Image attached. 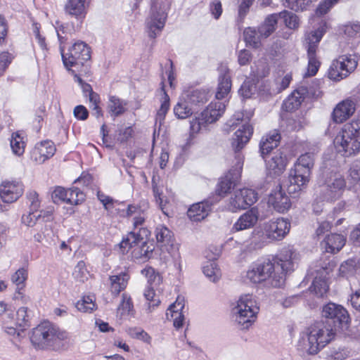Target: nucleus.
I'll list each match as a JSON object with an SVG mask.
<instances>
[{
  "label": "nucleus",
  "instance_id": "obj_1",
  "mask_svg": "<svg viewBox=\"0 0 360 360\" xmlns=\"http://www.w3.org/2000/svg\"><path fill=\"white\" fill-rule=\"evenodd\" d=\"M244 281L252 284H260L264 287L278 288L284 283L283 273L276 269V265L269 259L251 265L243 276Z\"/></svg>",
  "mask_w": 360,
  "mask_h": 360
},
{
  "label": "nucleus",
  "instance_id": "obj_2",
  "mask_svg": "<svg viewBox=\"0 0 360 360\" xmlns=\"http://www.w3.org/2000/svg\"><path fill=\"white\" fill-rule=\"evenodd\" d=\"M68 338L67 332L60 330L49 321H44L32 330L30 340L36 348L59 351L65 349L62 342Z\"/></svg>",
  "mask_w": 360,
  "mask_h": 360
},
{
  "label": "nucleus",
  "instance_id": "obj_3",
  "mask_svg": "<svg viewBox=\"0 0 360 360\" xmlns=\"http://www.w3.org/2000/svg\"><path fill=\"white\" fill-rule=\"evenodd\" d=\"M314 164V155L311 153H306L299 157L295 163L294 169L290 172L285 185L289 194L297 195L306 187Z\"/></svg>",
  "mask_w": 360,
  "mask_h": 360
},
{
  "label": "nucleus",
  "instance_id": "obj_4",
  "mask_svg": "<svg viewBox=\"0 0 360 360\" xmlns=\"http://www.w3.org/2000/svg\"><path fill=\"white\" fill-rule=\"evenodd\" d=\"M337 151L349 156L360 151V121L345 124L334 139Z\"/></svg>",
  "mask_w": 360,
  "mask_h": 360
},
{
  "label": "nucleus",
  "instance_id": "obj_5",
  "mask_svg": "<svg viewBox=\"0 0 360 360\" xmlns=\"http://www.w3.org/2000/svg\"><path fill=\"white\" fill-rule=\"evenodd\" d=\"M335 334V328H333L328 321H319L311 325L307 329V352L310 354H317L334 339Z\"/></svg>",
  "mask_w": 360,
  "mask_h": 360
},
{
  "label": "nucleus",
  "instance_id": "obj_6",
  "mask_svg": "<svg viewBox=\"0 0 360 360\" xmlns=\"http://www.w3.org/2000/svg\"><path fill=\"white\" fill-rule=\"evenodd\" d=\"M259 307L255 297L250 294L241 295L232 309L235 322L243 328H248L256 319Z\"/></svg>",
  "mask_w": 360,
  "mask_h": 360
},
{
  "label": "nucleus",
  "instance_id": "obj_7",
  "mask_svg": "<svg viewBox=\"0 0 360 360\" xmlns=\"http://www.w3.org/2000/svg\"><path fill=\"white\" fill-rule=\"evenodd\" d=\"M335 266L333 261L326 259L314 264L309 269L308 276L314 277L311 289L318 297L323 296L328 290L326 277Z\"/></svg>",
  "mask_w": 360,
  "mask_h": 360
},
{
  "label": "nucleus",
  "instance_id": "obj_8",
  "mask_svg": "<svg viewBox=\"0 0 360 360\" xmlns=\"http://www.w3.org/2000/svg\"><path fill=\"white\" fill-rule=\"evenodd\" d=\"M169 4L165 0L152 2L151 11L146 21V32L150 38L155 39L160 34L167 17Z\"/></svg>",
  "mask_w": 360,
  "mask_h": 360
},
{
  "label": "nucleus",
  "instance_id": "obj_9",
  "mask_svg": "<svg viewBox=\"0 0 360 360\" xmlns=\"http://www.w3.org/2000/svg\"><path fill=\"white\" fill-rule=\"evenodd\" d=\"M274 15H268L258 27H247L243 32L245 43L254 49L262 46V41L271 35L276 30Z\"/></svg>",
  "mask_w": 360,
  "mask_h": 360
},
{
  "label": "nucleus",
  "instance_id": "obj_10",
  "mask_svg": "<svg viewBox=\"0 0 360 360\" xmlns=\"http://www.w3.org/2000/svg\"><path fill=\"white\" fill-rule=\"evenodd\" d=\"M225 105L222 102H212L200 113V116L191 121V132L197 134L208 124L216 122L224 113Z\"/></svg>",
  "mask_w": 360,
  "mask_h": 360
},
{
  "label": "nucleus",
  "instance_id": "obj_11",
  "mask_svg": "<svg viewBox=\"0 0 360 360\" xmlns=\"http://www.w3.org/2000/svg\"><path fill=\"white\" fill-rule=\"evenodd\" d=\"M139 243H141V246L134 248L132 252L134 257L136 259H143L150 258L154 250L153 245L143 241V236L139 233H136L135 231L129 232L127 236L122 239L120 243V248L124 250L129 249Z\"/></svg>",
  "mask_w": 360,
  "mask_h": 360
},
{
  "label": "nucleus",
  "instance_id": "obj_12",
  "mask_svg": "<svg viewBox=\"0 0 360 360\" xmlns=\"http://www.w3.org/2000/svg\"><path fill=\"white\" fill-rule=\"evenodd\" d=\"M90 58L89 47L83 41L75 42L68 53H62L64 65L68 69L71 67L83 66Z\"/></svg>",
  "mask_w": 360,
  "mask_h": 360
},
{
  "label": "nucleus",
  "instance_id": "obj_13",
  "mask_svg": "<svg viewBox=\"0 0 360 360\" xmlns=\"http://www.w3.org/2000/svg\"><path fill=\"white\" fill-rule=\"evenodd\" d=\"M257 193L251 188L236 190L229 200L227 208L232 212L245 210L257 202Z\"/></svg>",
  "mask_w": 360,
  "mask_h": 360
},
{
  "label": "nucleus",
  "instance_id": "obj_14",
  "mask_svg": "<svg viewBox=\"0 0 360 360\" xmlns=\"http://www.w3.org/2000/svg\"><path fill=\"white\" fill-rule=\"evenodd\" d=\"M323 35V30H317L308 36L307 41V56L308 67L306 75L309 77L314 76L318 72L320 67V62L316 58V50L319 41Z\"/></svg>",
  "mask_w": 360,
  "mask_h": 360
},
{
  "label": "nucleus",
  "instance_id": "obj_15",
  "mask_svg": "<svg viewBox=\"0 0 360 360\" xmlns=\"http://www.w3.org/2000/svg\"><path fill=\"white\" fill-rule=\"evenodd\" d=\"M322 316L334 324L333 328H335L337 332L338 328H342L346 326L349 320V314L347 311L341 305L333 302H330L323 307Z\"/></svg>",
  "mask_w": 360,
  "mask_h": 360
},
{
  "label": "nucleus",
  "instance_id": "obj_16",
  "mask_svg": "<svg viewBox=\"0 0 360 360\" xmlns=\"http://www.w3.org/2000/svg\"><path fill=\"white\" fill-rule=\"evenodd\" d=\"M155 236L158 243L164 246H170V248L167 250L174 260L176 265H178V268L180 269L181 255L179 244H174L172 243V233L171 231L165 226L159 225L155 229Z\"/></svg>",
  "mask_w": 360,
  "mask_h": 360
},
{
  "label": "nucleus",
  "instance_id": "obj_17",
  "mask_svg": "<svg viewBox=\"0 0 360 360\" xmlns=\"http://www.w3.org/2000/svg\"><path fill=\"white\" fill-rule=\"evenodd\" d=\"M290 223L283 218L270 220L263 225V233L271 240L283 239L290 231Z\"/></svg>",
  "mask_w": 360,
  "mask_h": 360
},
{
  "label": "nucleus",
  "instance_id": "obj_18",
  "mask_svg": "<svg viewBox=\"0 0 360 360\" xmlns=\"http://www.w3.org/2000/svg\"><path fill=\"white\" fill-rule=\"evenodd\" d=\"M345 187V178L340 174H334L331 180L327 184L321 198L327 202H334L342 196Z\"/></svg>",
  "mask_w": 360,
  "mask_h": 360
},
{
  "label": "nucleus",
  "instance_id": "obj_19",
  "mask_svg": "<svg viewBox=\"0 0 360 360\" xmlns=\"http://www.w3.org/2000/svg\"><path fill=\"white\" fill-rule=\"evenodd\" d=\"M54 143L49 140L37 143L33 148L31 157L37 163L42 164L56 153Z\"/></svg>",
  "mask_w": 360,
  "mask_h": 360
},
{
  "label": "nucleus",
  "instance_id": "obj_20",
  "mask_svg": "<svg viewBox=\"0 0 360 360\" xmlns=\"http://www.w3.org/2000/svg\"><path fill=\"white\" fill-rule=\"evenodd\" d=\"M268 204L271 205L278 212H284L291 206L290 198L283 191L280 185L276 186L270 193L268 198Z\"/></svg>",
  "mask_w": 360,
  "mask_h": 360
},
{
  "label": "nucleus",
  "instance_id": "obj_21",
  "mask_svg": "<svg viewBox=\"0 0 360 360\" xmlns=\"http://www.w3.org/2000/svg\"><path fill=\"white\" fill-rule=\"evenodd\" d=\"M22 193L23 187L19 182H4L0 186V196L2 200L6 203H12L16 201Z\"/></svg>",
  "mask_w": 360,
  "mask_h": 360
},
{
  "label": "nucleus",
  "instance_id": "obj_22",
  "mask_svg": "<svg viewBox=\"0 0 360 360\" xmlns=\"http://www.w3.org/2000/svg\"><path fill=\"white\" fill-rule=\"evenodd\" d=\"M184 299L178 297L174 303L171 304L167 309L166 316L168 320L173 321L174 326L179 329L184 325Z\"/></svg>",
  "mask_w": 360,
  "mask_h": 360
},
{
  "label": "nucleus",
  "instance_id": "obj_23",
  "mask_svg": "<svg viewBox=\"0 0 360 360\" xmlns=\"http://www.w3.org/2000/svg\"><path fill=\"white\" fill-rule=\"evenodd\" d=\"M355 111V103L350 99L340 102L332 113L333 120L336 123H342L349 118Z\"/></svg>",
  "mask_w": 360,
  "mask_h": 360
},
{
  "label": "nucleus",
  "instance_id": "obj_24",
  "mask_svg": "<svg viewBox=\"0 0 360 360\" xmlns=\"http://www.w3.org/2000/svg\"><path fill=\"white\" fill-rule=\"evenodd\" d=\"M91 0H65L64 11L75 18H84L86 13Z\"/></svg>",
  "mask_w": 360,
  "mask_h": 360
},
{
  "label": "nucleus",
  "instance_id": "obj_25",
  "mask_svg": "<svg viewBox=\"0 0 360 360\" xmlns=\"http://www.w3.org/2000/svg\"><path fill=\"white\" fill-rule=\"evenodd\" d=\"M231 169L229 173L221 179L217 185L216 193L218 195L224 196L227 194L237 184L240 177V169Z\"/></svg>",
  "mask_w": 360,
  "mask_h": 360
},
{
  "label": "nucleus",
  "instance_id": "obj_26",
  "mask_svg": "<svg viewBox=\"0 0 360 360\" xmlns=\"http://www.w3.org/2000/svg\"><path fill=\"white\" fill-rule=\"evenodd\" d=\"M258 221L257 211L252 208L243 214L233 224L231 231L233 232L241 231L252 229Z\"/></svg>",
  "mask_w": 360,
  "mask_h": 360
},
{
  "label": "nucleus",
  "instance_id": "obj_27",
  "mask_svg": "<svg viewBox=\"0 0 360 360\" xmlns=\"http://www.w3.org/2000/svg\"><path fill=\"white\" fill-rule=\"evenodd\" d=\"M281 139V134L277 130H273L262 136L259 142V152L264 159L278 146Z\"/></svg>",
  "mask_w": 360,
  "mask_h": 360
},
{
  "label": "nucleus",
  "instance_id": "obj_28",
  "mask_svg": "<svg viewBox=\"0 0 360 360\" xmlns=\"http://www.w3.org/2000/svg\"><path fill=\"white\" fill-rule=\"evenodd\" d=\"M253 132V128L249 123H245L239 128L232 139V147L235 151H239L249 141Z\"/></svg>",
  "mask_w": 360,
  "mask_h": 360
},
{
  "label": "nucleus",
  "instance_id": "obj_29",
  "mask_svg": "<svg viewBox=\"0 0 360 360\" xmlns=\"http://www.w3.org/2000/svg\"><path fill=\"white\" fill-rule=\"evenodd\" d=\"M266 169L270 174L279 176L285 169L287 159L281 152L274 153L269 160H266Z\"/></svg>",
  "mask_w": 360,
  "mask_h": 360
},
{
  "label": "nucleus",
  "instance_id": "obj_30",
  "mask_svg": "<svg viewBox=\"0 0 360 360\" xmlns=\"http://www.w3.org/2000/svg\"><path fill=\"white\" fill-rule=\"evenodd\" d=\"M127 216L133 217V224L135 229H139L138 233L141 235L148 236V231L146 229L139 228L141 226L146 218V213L144 210L141 209L140 207L129 205L127 209Z\"/></svg>",
  "mask_w": 360,
  "mask_h": 360
},
{
  "label": "nucleus",
  "instance_id": "obj_31",
  "mask_svg": "<svg viewBox=\"0 0 360 360\" xmlns=\"http://www.w3.org/2000/svg\"><path fill=\"white\" fill-rule=\"evenodd\" d=\"M210 211L211 205L208 202H201L191 205L187 214L191 220L200 221L209 214Z\"/></svg>",
  "mask_w": 360,
  "mask_h": 360
},
{
  "label": "nucleus",
  "instance_id": "obj_32",
  "mask_svg": "<svg viewBox=\"0 0 360 360\" xmlns=\"http://www.w3.org/2000/svg\"><path fill=\"white\" fill-rule=\"evenodd\" d=\"M27 275V269L20 268L11 276V281L16 285L15 297L17 300H22L25 297L24 288Z\"/></svg>",
  "mask_w": 360,
  "mask_h": 360
},
{
  "label": "nucleus",
  "instance_id": "obj_33",
  "mask_svg": "<svg viewBox=\"0 0 360 360\" xmlns=\"http://www.w3.org/2000/svg\"><path fill=\"white\" fill-rule=\"evenodd\" d=\"M345 243V238L340 234L328 235L323 242L326 252L335 253L342 248Z\"/></svg>",
  "mask_w": 360,
  "mask_h": 360
},
{
  "label": "nucleus",
  "instance_id": "obj_34",
  "mask_svg": "<svg viewBox=\"0 0 360 360\" xmlns=\"http://www.w3.org/2000/svg\"><path fill=\"white\" fill-rule=\"evenodd\" d=\"M129 279V276L125 272L110 276V290L112 293L118 295L126 288Z\"/></svg>",
  "mask_w": 360,
  "mask_h": 360
},
{
  "label": "nucleus",
  "instance_id": "obj_35",
  "mask_svg": "<svg viewBox=\"0 0 360 360\" xmlns=\"http://www.w3.org/2000/svg\"><path fill=\"white\" fill-rule=\"evenodd\" d=\"M337 59L340 63L342 70L344 71L343 74L347 77L355 70L358 65V60L354 55H342Z\"/></svg>",
  "mask_w": 360,
  "mask_h": 360
},
{
  "label": "nucleus",
  "instance_id": "obj_36",
  "mask_svg": "<svg viewBox=\"0 0 360 360\" xmlns=\"http://www.w3.org/2000/svg\"><path fill=\"white\" fill-rule=\"evenodd\" d=\"M304 99L303 94L296 90L283 101V108L288 111L295 110L300 106Z\"/></svg>",
  "mask_w": 360,
  "mask_h": 360
},
{
  "label": "nucleus",
  "instance_id": "obj_37",
  "mask_svg": "<svg viewBox=\"0 0 360 360\" xmlns=\"http://www.w3.org/2000/svg\"><path fill=\"white\" fill-rule=\"evenodd\" d=\"M271 15H274L276 17V27L277 26L278 19H282L285 25L290 29H295L299 25V19L297 16L290 11H283L279 13H274Z\"/></svg>",
  "mask_w": 360,
  "mask_h": 360
},
{
  "label": "nucleus",
  "instance_id": "obj_38",
  "mask_svg": "<svg viewBox=\"0 0 360 360\" xmlns=\"http://www.w3.org/2000/svg\"><path fill=\"white\" fill-rule=\"evenodd\" d=\"M126 105V101L115 96H110L108 105V112L112 117H118L124 113Z\"/></svg>",
  "mask_w": 360,
  "mask_h": 360
},
{
  "label": "nucleus",
  "instance_id": "obj_39",
  "mask_svg": "<svg viewBox=\"0 0 360 360\" xmlns=\"http://www.w3.org/2000/svg\"><path fill=\"white\" fill-rule=\"evenodd\" d=\"M10 145L13 153L16 156H21L25 152V142L22 134L16 131L12 134Z\"/></svg>",
  "mask_w": 360,
  "mask_h": 360
},
{
  "label": "nucleus",
  "instance_id": "obj_40",
  "mask_svg": "<svg viewBox=\"0 0 360 360\" xmlns=\"http://www.w3.org/2000/svg\"><path fill=\"white\" fill-rule=\"evenodd\" d=\"M205 276L212 282H217L221 276V271L215 261H207L202 267Z\"/></svg>",
  "mask_w": 360,
  "mask_h": 360
},
{
  "label": "nucleus",
  "instance_id": "obj_41",
  "mask_svg": "<svg viewBox=\"0 0 360 360\" xmlns=\"http://www.w3.org/2000/svg\"><path fill=\"white\" fill-rule=\"evenodd\" d=\"M231 86V79L229 73L226 72L221 75L219 78V84L216 92L217 99H223L230 91Z\"/></svg>",
  "mask_w": 360,
  "mask_h": 360
},
{
  "label": "nucleus",
  "instance_id": "obj_42",
  "mask_svg": "<svg viewBox=\"0 0 360 360\" xmlns=\"http://www.w3.org/2000/svg\"><path fill=\"white\" fill-rule=\"evenodd\" d=\"M155 287H148L144 292V297L147 301L146 312L151 313L155 307L160 303V297L155 292Z\"/></svg>",
  "mask_w": 360,
  "mask_h": 360
},
{
  "label": "nucleus",
  "instance_id": "obj_43",
  "mask_svg": "<svg viewBox=\"0 0 360 360\" xmlns=\"http://www.w3.org/2000/svg\"><path fill=\"white\" fill-rule=\"evenodd\" d=\"M349 188L352 189L354 186H360V161H355L349 169L347 176Z\"/></svg>",
  "mask_w": 360,
  "mask_h": 360
},
{
  "label": "nucleus",
  "instance_id": "obj_44",
  "mask_svg": "<svg viewBox=\"0 0 360 360\" xmlns=\"http://www.w3.org/2000/svg\"><path fill=\"white\" fill-rule=\"evenodd\" d=\"M343 72L344 71L342 70L340 63L338 62V59L333 60L328 70V77L331 80L339 82L347 77V75L343 74Z\"/></svg>",
  "mask_w": 360,
  "mask_h": 360
},
{
  "label": "nucleus",
  "instance_id": "obj_45",
  "mask_svg": "<svg viewBox=\"0 0 360 360\" xmlns=\"http://www.w3.org/2000/svg\"><path fill=\"white\" fill-rule=\"evenodd\" d=\"M343 72L344 71L342 70L340 63L338 62V59L333 60L328 70V77L331 80L339 82L347 77V75L343 74Z\"/></svg>",
  "mask_w": 360,
  "mask_h": 360
},
{
  "label": "nucleus",
  "instance_id": "obj_46",
  "mask_svg": "<svg viewBox=\"0 0 360 360\" xmlns=\"http://www.w3.org/2000/svg\"><path fill=\"white\" fill-rule=\"evenodd\" d=\"M32 311L27 307H20L16 312L17 324L20 327H28L30 325Z\"/></svg>",
  "mask_w": 360,
  "mask_h": 360
},
{
  "label": "nucleus",
  "instance_id": "obj_47",
  "mask_svg": "<svg viewBox=\"0 0 360 360\" xmlns=\"http://www.w3.org/2000/svg\"><path fill=\"white\" fill-rule=\"evenodd\" d=\"M141 274L144 275L148 280V287H158L162 283V278L158 273H156L152 267L145 268L141 271Z\"/></svg>",
  "mask_w": 360,
  "mask_h": 360
},
{
  "label": "nucleus",
  "instance_id": "obj_48",
  "mask_svg": "<svg viewBox=\"0 0 360 360\" xmlns=\"http://www.w3.org/2000/svg\"><path fill=\"white\" fill-rule=\"evenodd\" d=\"M85 199L84 193L77 188L68 189V198L66 203L70 205H78Z\"/></svg>",
  "mask_w": 360,
  "mask_h": 360
},
{
  "label": "nucleus",
  "instance_id": "obj_49",
  "mask_svg": "<svg viewBox=\"0 0 360 360\" xmlns=\"http://www.w3.org/2000/svg\"><path fill=\"white\" fill-rule=\"evenodd\" d=\"M126 333L132 338L142 340L143 342L150 344L151 337L143 329L131 327L126 329Z\"/></svg>",
  "mask_w": 360,
  "mask_h": 360
},
{
  "label": "nucleus",
  "instance_id": "obj_50",
  "mask_svg": "<svg viewBox=\"0 0 360 360\" xmlns=\"http://www.w3.org/2000/svg\"><path fill=\"white\" fill-rule=\"evenodd\" d=\"M133 309L134 306L131 297L127 294L124 293L122 302L117 309L118 313L120 314L121 316H124L131 314Z\"/></svg>",
  "mask_w": 360,
  "mask_h": 360
},
{
  "label": "nucleus",
  "instance_id": "obj_51",
  "mask_svg": "<svg viewBox=\"0 0 360 360\" xmlns=\"http://www.w3.org/2000/svg\"><path fill=\"white\" fill-rule=\"evenodd\" d=\"M175 115L179 119H186L192 115V110L186 101L179 102L174 108Z\"/></svg>",
  "mask_w": 360,
  "mask_h": 360
},
{
  "label": "nucleus",
  "instance_id": "obj_52",
  "mask_svg": "<svg viewBox=\"0 0 360 360\" xmlns=\"http://www.w3.org/2000/svg\"><path fill=\"white\" fill-rule=\"evenodd\" d=\"M162 91H163L164 97L156 115V121H159L160 123L165 120L169 108V98L165 91L164 86L162 87Z\"/></svg>",
  "mask_w": 360,
  "mask_h": 360
},
{
  "label": "nucleus",
  "instance_id": "obj_53",
  "mask_svg": "<svg viewBox=\"0 0 360 360\" xmlns=\"http://www.w3.org/2000/svg\"><path fill=\"white\" fill-rule=\"evenodd\" d=\"M77 309L82 312H91L96 307L91 296H84L76 303Z\"/></svg>",
  "mask_w": 360,
  "mask_h": 360
},
{
  "label": "nucleus",
  "instance_id": "obj_54",
  "mask_svg": "<svg viewBox=\"0 0 360 360\" xmlns=\"http://www.w3.org/2000/svg\"><path fill=\"white\" fill-rule=\"evenodd\" d=\"M89 275V274L86 269L85 263L83 261H79L74 269V278L77 281L83 283L88 279Z\"/></svg>",
  "mask_w": 360,
  "mask_h": 360
},
{
  "label": "nucleus",
  "instance_id": "obj_55",
  "mask_svg": "<svg viewBox=\"0 0 360 360\" xmlns=\"http://www.w3.org/2000/svg\"><path fill=\"white\" fill-rule=\"evenodd\" d=\"M41 214H37V211L31 210L28 214L22 216L21 221L26 226L33 227L37 221L41 219Z\"/></svg>",
  "mask_w": 360,
  "mask_h": 360
},
{
  "label": "nucleus",
  "instance_id": "obj_56",
  "mask_svg": "<svg viewBox=\"0 0 360 360\" xmlns=\"http://www.w3.org/2000/svg\"><path fill=\"white\" fill-rule=\"evenodd\" d=\"M52 199L55 203L65 202L68 198V189L63 187H57L52 193Z\"/></svg>",
  "mask_w": 360,
  "mask_h": 360
},
{
  "label": "nucleus",
  "instance_id": "obj_57",
  "mask_svg": "<svg viewBox=\"0 0 360 360\" xmlns=\"http://www.w3.org/2000/svg\"><path fill=\"white\" fill-rule=\"evenodd\" d=\"M338 1L339 0H322L316 8V14L322 15L327 13L329 10L338 2Z\"/></svg>",
  "mask_w": 360,
  "mask_h": 360
},
{
  "label": "nucleus",
  "instance_id": "obj_58",
  "mask_svg": "<svg viewBox=\"0 0 360 360\" xmlns=\"http://www.w3.org/2000/svg\"><path fill=\"white\" fill-rule=\"evenodd\" d=\"M3 328H4V332L7 335L12 336L13 338L12 341L16 346H18V342H20L21 339L23 338L22 335L23 333V330L18 331L15 328H14L13 326H8L6 325H4L3 326Z\"/></svg>",
  "mask_w": 360,
  "mask_h": 360
},
{
  "label": "nucleus",
  "instance_id": "obj_59",
  "mask_svg": "<svg viewBox=\"0 0 360 360\" xmlns=\"http://www.w3.org/2000/svg\"><path fill=\"white\" fill-rule=\"evenodd\" d=\"M209 10L211 15L216 20H218L223 12L222 5L219 0H213L210 3Z\"/></svg>",
  "mask_w": 360,
  "mask_h": 360
},
{
  "label": "nucleus",
  "instance_id": "obj_60",
  "mask_svg": "<svg viewBox=\"0 0 360 360\" xmlns=\"http://www.w3.org/2000/svg\"><path fill=\"white\" fill-rule=\"evenodd\" d=\"M297 254L289 248L282 250L278 260L279 262L297 261Z\"/></svg>",
  "mask_w": 360,
  "mask_h": 360
},
{
  "label": "nucleus",
  "instance_id": "obj_61",
  "mask_svg": "<svg viewBox=\"0 0 360 360\" xmlns=\"http://www.w3.org/2000/svg\"><path fill=\"white\" fill-rule=\"evenodd\" d=\"M297 261H278L277 265L276 266V269H278L279 272L283 273V276H285V274H287L294 270L295 265Z\"/></svg>",
  "mask_w": 360,
  "mask_h": 360
},
{
  "label": "nucleus",
  "instance_id": "obj_62",
  "mask_svg": "<svg viewBox=\"0 0 360 360\" xmlns=\"http://www.w3.org/2000/svg\"><path fill=\"white\" fill-rule=\"evenodd\" d=\"M189 99L192 103H203L207 100V95L205 91L195 90L192 92Z\"/></svg>",
  "mask_w": 360,
  "mask_h": 360
},
{
  "label": "nucleus",
  "instance_id": "obj_63",
  "mask_svg": "<svg viewBox=\"0 0 360 360\" xmlns=\"http://www.w3.org/2000/svg\"><path fill=\"white\" fill-rule=\"evenodd\" d=\"M252 60V54L250 51L246 49L240 50L238 55V61L240 65H246Z\"/></svg>",
  "mask_w": 360,
  "mask_h": 360
},
{
  "label": "nucleus",
  "instance_id": "obj_64",
  "mask_svg": "<svg viewBox=\"0 0 360 360\" xmlns=\"http://www.w3.org/2000/svg\"><path fill=\"white\" fill-rule=\"evenodd\" d=\"M27 198L30 202V210L37 211L40 207L38 194L35 191H30L27 195Z\"/></svg>",
  "mask_w": 360,
  "mask_h": 360
}]
</instances>
